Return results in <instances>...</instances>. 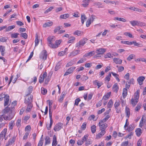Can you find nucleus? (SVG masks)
Listing matches in <instances>:
<instances>
[{"mask_svg": "<svg viewBox=\"0 0 146 146\" xmlns=\"http://www.w3.org/2000/svg\"><path fill=\"white\" fill-rule=\"evenodd\" d=\"M95 51H93L90 52L84 55V57H87L89 56H92L95 54Z\"/></svg>", "mask_w": 146, "mask_h": 146, "instance_id": "26", "label": "nucleus"}, {"mask_svg": "<svg viewBox=\"0 0 146 146\" xmlns=\"http://www.w3.org/2000/svg\"><path fill=\"white\" fill-rule=\"evenodd\" d=\"M120 105V102L119 101H116L114 104V106L115 109H117L118 107Z\"/></svg>", "mask_w": 146, "mask_h": 146, "instance_id": "60", "label": "nucleus"}, {"mask_svg": "<svg viewBox=\"0 0 146 146\" xmlns=\"http://www.w3.org/2000/svg\"><path fill=\"white\" fill-rule=\"evenodd\" d=\"M75 39V37L72 36L69 38V40L68 41V43H73L74 42Z\"/></svg>", "mask_w": 146, "mask_h": 146, "instance_id": "45", "label": "nucleus"}, {"mask_svg": "<svg viewBox=\"0 0 146 146\" xmlns=\"http://www.w3.org/2000/svg\"><path fill=\"white\" fill-rule=\"evenodd\" d=\"M43 144V140L42 138H40L38 143V146H42Z\"/></svg>", "mask_w": 146, "mask_h": 146, "instance_id": "64", "label": "nucleus"}, {"mask_svg": "<svg viewBox=\"0 0 146 146\" xmlns=\"http://www.w3.org/2000/svg\"><path fill=\"white\" fill-rule=\"evenodd\" d=\"M9 96L7 94H5V96L4 98V106H9L10 104H9Z\"/></svg>", "mask_w": 146, "mask_h": 146, "instance_id": "13", "label": "nucleus"}, {"mask_svg": "<svg viewBox=\"0 0 146 146\" xmlns=\"http://www.w3.org/2000/svg\"><path fill=\"white\" fill-rule=\"evenodd\" d=\"M85 141H86L85 145L86 146H88L92 144V141L90 139H88V138Z\"/></svg>", "mask_w": 146, "mask_h": 146, "instance_id": "35", "label": "nucleus"}, {"mask_svg": "<svg viewBox=\"0 0 146 146\" xmlns=\"http://www.w3.org/2000/svg\"><path fill=\"white\" fill-rule=\"evenodd\" d=\"M66 94V93L65 92H63L61 95L60 96V98L59 99V101L60 102H62L64 98L65 95Z\"/></svg>", "mask_w": 146, "mask_h": 146, "instance_id": "21", "label": "nucleus"}, {"mask_svg": "<svg viewBox=\"0 0 146 146\" xmlns=\"http://www.w3.org/2000/svg\"><path fill=\"white\" fill-rule=\"evenodd\" d=\"M63 125L60 123H57L54 126V130L55 131H58L61 129L63 127Z\"/></svg>", "mask_w": 146, "mask_h": 146, "instance_id": "11", "label": "nucleus"}, {"mask_svg": "<svg viewBox=\"0 0 146 146\" xmlns=\"http://www.w3.org/2000/svg\"><path fill=\"white\" fill-rule=\"evenodd\" d=\"M57 144L56 140V137L55 135H54L53 138L52 146H56Z\"/></svg>", "mask_w": 146, "mask_h": 146, "instance_id": "29", "label": "nucleus"}, {"mask_svg": "<svg viewBox=\"0 0 146 146\" xmlns=\"http://www.w3.org/2000/svg\"><path fill=\"white\" fill-rule=\"evenodd\" d=\"M54 7H50L46 10V11L44 12V13L46 14L48 13V12L50 11Z\"/></svg>", "mask_w": 146, "mask_h": 146, "instance_id": "58", "label": "nucleus"}, {"mask_svg": "<svg viewBox=\"0 0 146 146\" xmlns=\"http://www.w3.org/2000/svg\"><path fill=\"white\" fill-rule=\"evenodd\" d=\"M14 109V108L13 107L10 109V108L7 106L3 110V113L5 115L7 114H11V110H13L15 112Z\"/></svg>", "mask_w": 146, "mask_h": 146, "instance_id": "10", "label": "nucleus"}, {"mask_svg": "<svg viewBox=\"0 0 146 146\" xmlns=\"http://www.w3.org/2000/svg\"><path fill=\"white\" fill-rule=\"evenodd\" d=\"M33 96L31 95L30 96H26L24 100V103L25 104H27V103H31L33 102Z\"/></svg>", "mask_w": 146, "mask_h": 146, "instance_id": "12", "label": "nucleus"}, {"mask_svg": "<svg viewBox=\"0 0 146 146\" xmlns=\"http://www.w3.org/2000/svg\"><path fill=\"white\" fill-rule=\"evenodd\" d=\"M127 94V90L126 88H124L123 89L122 96L123 98H125Z\"/></svg>", "mask_w": 146, "mask_h": 146, "instance_id": "36", "label": "nucleus"}, {"mask_svg": "<svg viewBox=\"0 0 146 146\" xmlns=\"http://www.w3.org/2000/svg\"><path fill=\"white\" fill-rule=\"evenodd\" d=\"M113 104V102L111 99L110 100L108 103V107L109 108H111Z\"/></svg>", "mask_w": 146, "mask_h": 146, "instance_id": "47", "label": "nucleus"}, {"mask_svg": "<svg viewBox=\"0 0 146 146\" xmlns=\"http://www.w3.org/2000/svg\"><path fill=\"white\" fill-rule=\"evenodd\" d=\"M119 89V87L118 86L117 83H115L113 86L112 89L113 92L117 93Z\"/></svg>", "mask_w": 146, "mask_h": 146, "instance_id": "18", "label": "nucleus"}, {"mask_svg": "<svg viewBox=\"0 0 146 146\" xmlns=\"http://www.w3.org/2000/svg\"><path fill=\"white\" fill-rule=\"evenodd\" d=\"M86 126V122H84L82 125L81 126V129L82 130H84L85 129Z\"/></svg>", "mask_w": 146, "mask_h": 146, "instance_id": "62", "label": "nucleus"}, {"mask_svg": "<svg viewBox=\"0 0 146 146\" xmlns=\"http://www.w3.org/2000/svg\"><path fill=\"white\" fill-rule=\"evenodd\" d=\"M41 92L42 94L43 95H45L47 93V90L46 88L42 87L41 89Z\"/></svg>", "mask_w": 146, "mask_h": 146, "instance_id": "43", "label": "nucleus"}, {"mask_svg": "<svg viewBox=\"0 0 146 146\" xmlns=\"http://www.w3.org/2000/svg\"><path fill=\"white\" fill-rule=\"evenodd\" d=\"M80 52V50H74L70 53V56L73 57L79 54Z\"/></svg>", "mask_w": 146, "mask_h": 146, "instance_id": "19", "label": "nucleus"}, {"mask_svg": "<svg viewBox=\"0 0 146 146\" xmlns=\"http://www.w3.org/2000/svg\"><path fill=\"white\" fill-rule=\"evenodd\" d=\"M60 63H58L56 65V66H55V71H57L60 68Z\"/></svg>", "mask_w": 146, "mask_h": 146, "instance_id": "63", "label": "nucleus"}, {"mask_svg": "<svg viewBox=\"0 0 146 146\" xmlns=\"http://www.w3.org/2000/svg\"><path fill=\"white\" fill-rule=\"evenodd\" d=\"M87 18L85 15H82L81 16V21L82 24L84 23V21L86 20Z\"/></svg>", "mask_w": 146, "mask_h": 146, "instance_id": "44", "label": "nucleus"}, {"mask_svg": "<svg viewBox=\"0 0 146 146\" xmlns=\"http://www.w3.org/2000/svg\"><path fill=\"white\" fill-rule=\"evenodd\" d=\"M45 145L49 144L50 143V138L48 136H47L45 138Z\"/></svg>", "mask_w": 146, "mask_h": 146, "instance_id": "28", "label": "nucleus"}, {"mask_svg": "<svg viewBox=\"0 0 146 146\" xmlns=\"http://www.w3.org/2000/svg\"><path fill=\"white\" fill-rule=\"evenodd\" d=\"M74 64V61L71 60L66 65V67H68L70 66H71Z\"/></svg>", "mask_w": 146, "mask_h": 146, "instance_id": "54", "label": "nucleus"}, {"mask_svg": "<svg viewBox=\"0 0 146 146\" xmlns=\"http://www.w3.org/2000/svg\"><path fill=\"white\" fill-rule=\"evenodd\" d=\"M86 38H83L80 40V41L76 43V47L79 48L80 46H83L86 43L88 40Z\"/></svg>", "mask_w": 146, "mask_h": 146, "instance_id": "5", "label": "nucleus"}, {"mask_svg": "<svg viewBox=\"0 0 146 146\" xmlns=\"http://www.w3.org/2000/svg\"><path fill=\"white\" fill-rule=\"evenodd\" d=\"M134 127L133 126V124H132L129 125L127 128V130L129 132L133 130L134 129Z\"/></svg>", "mask_w": 146, "mask_h": 146, "instance_id": "42", "label": "nucleus"}, {"mask_svg": "<svg viewBox=\"0 0 146 146\" xmlns=\"http://www.w3.org/2000/svg\"><path fill=\"white\" fill-rule=\"evenodd\" d=\"M102 4L101 3H100V2H96L94 3V5L98 6V7L99 8H103L104 7V6H103V5H102V6H101V5H102Z\"/></svg>", "mask_w": 146, "mask_h": 146, "instance_id": "49", "label": "nucleus"}, {"mask_svg": "<svg viewBox=\"0 0 146 146\" xmlns=\"http://www.w3.org/2000/svg\"><path fill=\"white\" fill-rule=\"evenodd\" d=\"M125 112L126 114V116L128 118H129L130 115V110L127 106H126L125 108Z\"/></svg>", "mask_w": 146, "mask_h": 146, "instance_id": "24", "label": "nucleus"}, {"mask_svg": "<svg viewBox=\"0 0 146 146\" xmlns=\"http://www.w3.org/2000/svg\"><path fill=\"white\" fill-rule=\"evenodd\" d=\"M98 124L99 126V129L100 130L105 131L108 126L107 124L105 123L104 122H102V121H100L99 122Z\"/></svg>", "mask_w": 146, "mask_h": 146, "instance_id": "8", "label": "nucleus"}, {"mask_svg": "<svg viewBox=\"0 0 146 146\" xmlns=\"http://www.w3.org/2000/svg\"><path fill=\"white\" fill-rule=\"evenodd\" d=\"M27 106L26 111L27 112H29L31 111L33 106V105L32 103H27Z\"/></svg>", "mask_w": 146, "mask_h": 146, "instance_id": "23", "label": "nucleus"}, {"mask_svg": "<svg viewBox=\"0 0 146 146\" xmlns=\"http://www.w3.org/2000/svg\"><path fill=\"white\" fill-rule=\"evenodd\" d=\"M19 35V34L18 33L12 34L11 35V37L12 38H16L18 37Z\"/></svg>", "mask_w": 146, "mask_h": 146, "instance_id": "56", "label": "nucleus"}, {"mask_svg": "<svg viewBox=\"0 0 146 146\" xmlns=\"http://www.w3.org/2000/svg\"><path fill=\"white\" fill-rule=\"evenodd\" d=\"M135 56V55L133 54H130L127 57V60L130 61L131 60L133 59V58Z\"/></svg>", "mask_w": 146, "mask_h": 146, "instance_id": "51", "label": "nucleus"}, {"mask_svg": "<svg viewBox=\"0 0 146 146\" xmlns=\"http://www.w3.org/2000/svg\"><path fill=\"white\" fill-rule=\"evenodd\" d=\"M47 54L46 50H44L42 51L40 54V59L44 60H45L47 58Z\"/></svg>", "mask_w": 146, "mask_h": 146, "instance_id": "9", "label": "nucleus"}, {"mask_svg": "<svg viewBox=\"0 0 146 146\" xmlns=\"http://www.w3.org/2000/svg\"><path fill=\"white\" fill-rule=\"evenodd\" d=\"M114 20H117L120 21H122L123 22H126V20L123 18H120L118 17H115L114 18Z\"/></svg>", "mask_w": 146, "mask_h": 146, "instance_id": "32", "label": "nucleus"}, {"mask_svg": "<svg viewBox=\"0 0 146 146\" xmlns=\"http://www.w3.org/2000/svg\"><path fill=\"white\" fill-rule=\"evenodd\" d=\"M35 46H37L39 42V40L38 39V35H36V38L35 40Z\"/></svg>", "mask_w": 146, "mask_h": 146, "instance_id": "53", "label": "nucleus"}, {"mask_svg": "<svg viewBox=\"0 0 146 146\" xmlns=\"http://www.w3.org/2000/svg\"><path fill=\"white\" fill-rule=\"evenodd\" d=\"M129 9H130L132 10L135 11H138L139 12H141L142 11L141 10V9H140L137 7H129Z\"/></svg>", "mask_w": 146, "mask_h": 146, "instance_id": "38", "label": "nucleus"}, {"mask_svg": "<svg viewBox=\"0 0 146 146\" xmlns=\"http://www.w3.org/2000/svg\"><path fill=\"white\" fill-rule=\"evenodd\" d=\"M15 27V26L14 25L10 26L8 27V28H7L6 29H5V31L6 32H8L10 31L11 30L13 29H14Z\"/></svg>", "mask_w": 146, "mask_h": 146, "instance_id": "40", "label": "nucleus"}, {"mask_svg": "<svg viewBox=\"0 0 146 146\" xmlns=\"http://www.w3.org/2000/svg\"><path fill=\"white\" fill-rule=\"evenodd\" d=\"M101 131L97 135V137L98 139H99L102 136L106 133V131L105 130H100Z\"/></svg>", "mask_w": 146, "mask_h": 146, "instance_id": "25", "label": "nucleus"}, {"mask_svg": "<svg viewBox=\"0 0 146 146\" xmlns=\"http://www.w3.org/2000/svg\"><path fill=\"white\" fill-rule=\"evenodd\" d=\"M96 18V17L95 16L92 15L90 16V18L88 19L90 21L92 22H93L94 21V19Z\"/></svg>", "mask_w": 146, "mask_h": 146, "instance_id": "55", "label": "nucleus"}, {"mask_svg": "<svg viewBox=\"0 0 146 146\" xmlns=\"http://www.w3.org/2000/svg\"><path fill=\"white\" fill-rule=\"evenodd\" d=\"M91 131L93 133H94L96 130V127L95 125H93L91 127Z\"/></svg>", "mask_w": 146, "mask_h": 146, "instance_id": "46", "label": "nucleus"}, {"mask_svg": "<svg viewBox=\"0 0 146 146\" xmlns=\"http://www.w3.org/2000/svg\"><path fill=\"white\" fill-rule=\"evenodd\" d=\"M113 60V62L117 64H121L122 62V60L119 58H114Z\"/></svg>", "mask_w": 146, "mask_h": 146, "instance_id": "33", "label": "nucleus"}, {"mask_svg": "<svg viewBox=\"0 0 146 146\" xmlns=\"http://www.w3.org/2000/svg\"><path fill=\"white\" fill-rule=\"evenodd\" d=\"M15 139L16 136H13L9 140L8 142L9 143V144L11 145L15 142Z\"/></svg>", "mask_w": 146, "mask_h": 146, "instance_id": "37", "label": "nucleus"}, {"mask_svg": "<svg viewBox=\"0 0 146 146\" xmlns=\"http://www.w3.org/2000/svg\"><path fill=\"white\" fill-rule=\"evenodd\" d=\"M21 119H19L17 121L16 125L19 128L21 126Z\"/></svg>", "mask_w": 146, "mask_h": 146, "instance_id": "41", "label": "nucleus"}, {"mask_svg": "<svg viewBox=\"0 0 146 146\" xmlns=\"http://www.w3.org/2000/svg\"><path fill=\"white\" fill-rule=\"evenodd\" d=\"M110 117V115H107L104 119H103L102 120H101L100 121H102V122H105L107 121L109 119Z\"/></svg>", "mask_w": 146, "mask_h": 146, "instance_id": "59", "label": "nucleus"}, {"mask_svg": "<svg viewBox=\"0 0 146 146\" xmlns=\"http://www.w3.org/2000/svg\"><path fill=\"white\" fill-rule=\"evenodd\" d=\"M47 73L46 72H44L42 75H41L39 77V82L40 83H42L44 81V78H45V84H46L48 83V82L50 80V78L48 77L47 78H46V77L47 76Z\"/></svg>", "mask_w": 146, "mask_h": 146, "instance_id": "3", "label": "nucleus"}, {"mask_svg": "<svg viewBox=\"0 0 146 146\" xmlns=\"http://www.w3.org/2000/svg\"><path fill=\"white\" fill-rule=\"evenodd\" d=\"M90 2V0H84L82 1V5L84 7H86L88 5Z\"/></svg>", "mask_w": 146, "mask_h": 146, "instance_id": "22", "label": "nucleus"}, {"mask_svg": "<svg viewBox=\"0 0 146 146\" xmlns=\"http://www.w3.org/2000/svg\"><path fill=\"white\" fill-rule=\"evenodd\" d=\"M69 15L68 14H65L60 15V18L62 19H66L69 17Z\"/></svg>", "mask_w": 146, "mask_h": 146, "instance_id": "39", "label": "nucleus"}, {"mask_svg": "<svg viewBox=\"0 0 146 146\" xmlns=\"http://www.w3.org/2000/svg\"><path fill=\"white\" fill-rule=\"evenodd\" d=\"M145 79V77L142 76H140L137 78V81L140 85H141L143 84V82Z\"/></svg>", "mask_w": 146, "mask_h": 146, "instance_id": "17", "label": "nucleus"}, {"mask_svg": "<svg viewBox=\"0 0 146 146\" xmlns=\"http://www.w3.org/2000/svg\"><path fill=\"white\" fill-rule=\"evenodd\" d=\"M83 32L82 31H76L74 33V34L75 35H77L78 36L80 35Z\"/></svg>", "mask_w": 146, "mask_h": 146, "instance_id": "50", "label": "nucleus"}, {"mask_svg": "<svg viewBox=\"0 0 146 146\" xmlns=\"http://www.w3.org/2000/svg\"><path fill=\"white\" fill-rule=\"evenodd\" d=\"M141 105L140 104H138L135 108V110L136 111H139L141 107Z\"/></svg>", "mask_w": 146, "mask_h": 146, "instance_id": "61", "label": "nucleus"}, {"mask_svg": "<svg viewBox=\"0 0 146 146\" xmlns=\"http://www.w3.org/2000/svg\"><path fill=\"white\" fill-rule=\"evenodd\" d=\"M7 129L6 128L4 129L0 134V140L2 141L4 139V137L6 135Z\"/></svg>", "mask_w": 146, "mask_h": 146, "instance_id": "16", "label": "nucleus"}, {"mask_svg": "<svg viewBox=\"0 0 146 146\" xmlns=\"http://www.w3.org/2000/svg\"><path fill=\"white\" fill-rule=\"evenodd\" d=\"M76 68V67L73 66L70 67L68 69L64 74V76H66L72 73L74 70Z\"/></svg>", "mask_w": 146, "mask_h": 146, "instance_id": "15", "label": "nucleus"}, {"mask_svg": "<svg viewBox=\"0 0 146 146\" xmlns=\"http://www.w3.org/2000/svg\"><path fill=\"white\" fill-rule=\"evenodd\" d=\"M130 24L133 27L135 26H145V24L140 21H130Z\"/></svg>", "mask_w": 146, "mask_h": 146, "instance_id": "7", "label": "nucleus"}, {"mask_svg": "<svg viewBox=\"0 0 146 146\" xmlns=\"http://www.w3.org/2000/svg\"><path fill=\"white\" fill-rule=\"evenodd\" d=\"M111 94V92H110L107 93L106 94L103 96L102 100H104L105 101L107 100L110 97Z\"/></svg>", "mask_w": 146, "mask_h": 146, "instance_id": "27", "label": "nucleus"}, {"mask_svg": "<svg viewBox=\"0 0 146 146\" xmlns=\"http://www.w3.org/2000/svg\"><path fill=\"white\" fill-rule=\"evenodd\" d=\"M135 132L137 135L139 137L142 133L141 129L139 128H137L135 130Z\"/></svg>", "mask_w": 146, "mask_h": 146, "instance_id": "30", "label": "nucleus"}, {"mask_svg": "<svg viewBox=\"0 0 146 146\" xmlns=\"http://www.w3.org/2000/svg\"><path fill=\"white\" fill-rule=\"evenodd\" d=\"M48 44L49 46L52 48H57V46H55L53 44L55 41V38L54 36H49L47 38Z\"/></svg>", "mask_w": 146, "mask_h": 146, "instance_id": "2", "label": "nucleus"}, {"mask_svg": "<svg viewBox=\"0 0 146 146\" xmlns=\"http://www.w3.org/2000/svg\"><path fill=\"white\" fill-rule=\"evenodd\" d=\"M88 135H85L82 138V140H79L77 141V143L78 145H81L84 143V141L86 140L88 138Z\"/></svg>", "mask_w": 146, "mask_h": 146, "instance_id": "14", "label": "nucleus"}, {"mask_svg": "<svg viewBox=\"0 0 146 146\" xmlns=\"http://www.w3.org/2000/svg\"><path fill=\"white\" fill-rule=\"evenodd\" d=\"M14 116V112L13 110L11 111V114H9L8 116L3 115V118L5 120H11Z\"/></svg>", "mask_w": 146, "mask_h": 146, "instance_id": "6", "label": "nucleus"}, {"mask_svg": "<svg viewBox=\"0 0 146 146\" xmlns=\"http://www.w3.org/2000/svg\"><path fill=\"white\" fill-rule=\"evenodd\" d=\"M62 27V26H59L56 27L54 30V32L55 33L57 32H59L61 29Z\"/></svg>", "mask_w": 146, "mask_h": 146, "instance_id": "48", "label": "nucleus"}, {"mask_svg": "<svg viewBox=\"0 0 146 146\" xmlns=\"http://www.w3.org/2000/svg\"><path fill=\"white\" fill-rule=\"evenodd\" d=\"M112 57L111 54L110 52L108 53L104 56V57L106 58H111Z\"/></svg>", "mask_w": 146, "mask_h": 146, "instance_id": "57", "label": "nucleus"}, {"mask_svg": "<svg viewBox=\"0 0 146 146\" xmlns=\"http://www.w3.org/2000/svg\"><path fill=\"white\" fill-rule=\"evenodd\" d=\"M111 77V74L110 73L105 78V80H107L108 82L110 80V77Z\"/></svg>", "mask_w": 146, "mask_h": 146, "instance_id": "52", "label": "nucleus"}, {"mask_svg": "<svg viewBox=\"0 0 146 146\" xmlns=\"http://www.w3.org/2000/svg\"><path fill=\"white\" fill-rule=\"evenodd\" d=\"M52 22L50 21L47 22L46 23L44 24L43 25V27L44 28L52 26Z\"/></svg>", "mask_w": 146, "mask_h": 146, "instance_id": "31", "label": "nucleus"}, {"mask_svg": "<svg viewBox=\"0 0 146 146\" xmlns=\"http://www.w3.org/2000/svg\"><path fill=\"white\" fill-rule=\"evenodd\" d=\"M106 51V49L102 48L97 49L96 51L97 54L94 57H101V56Z\"/></svg>", "mask_w": 146, "mask_h": 146, "instance_id": "4", "label": "nucleus"}, {"mask_svg": "<svg viewBox=\"0 0 146 146\" xmlns=\"http://www.w3.org/2000/svg\"><path fill=\"white\" fill-rule=\"evenodd\" d=\"M52 114H49V117L50 119V122L49 124V127H48L47 125V129L48 130H50V129L53 123V121L52 118Z\"/></svg>", "mask_w": 146, "mask_h": 146, "instance_id": "20", "label": "nucleus"}, {"mask_svg": "<svg viewBox=\"0 0 146 146\" xmlns=\"http://www.w3.org/2000/svg\"><path fill=\"white\" fill-rule=\"evenodd\" d=\"M139 90H137L135 93L133 97L132 98L131 100V103L133 106H135L138 102L139 96Z\"/></svg>", "mask_w": 146, "mask_h": 146, "instance_id": "1", "label": "nucleus"}, {"mask_svg": "<svg viewBox=\"0 0 146 146\" xmlns=\"http://www.w3.org/2000/svg\"><path fill=\"white\" fill-rule=\"evenodd\" d=\"M15 123L14 121H11L9 123V127L10 129H13V127L14 126Z\"/></svg>", "mask_w": 146, "mask_h": 146, "instance_id": "34", "label": "nucleus"}]
</instances>
